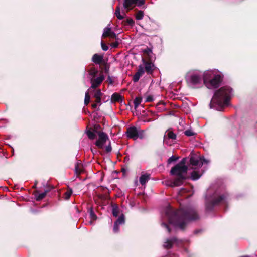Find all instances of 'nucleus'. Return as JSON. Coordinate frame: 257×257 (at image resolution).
<instances>
[{
    "label": "nucleus",
    "mask_w": 257,
    "mask_h": 257,
    "mask_svg": "<svg viewBox=\"0 0 257 257\" xmlns=\"http://www.w3.org/2000/svg\"><path fill=\"white\" fill-rule=\"evenodd\" d=\"M187 159V158H183L179 163L172 167L170 174L174 178L170 181V187L181 186L187 178V173L188 167L186 165Z\"/></svg>",
    "instance_id": "2"
},
{
    "label": "nucleus",
    "mask_w": 257,
    "mask_h": 257,
    "mask_svg": "<svg viewBox=\"0 0 257 257\" xmlns=\"http://www.w3.org/2000/svg\"><path fill=\"white\" fill-rule=\"evenodd\" d=\"M143 52L144 54H146L147 55H149L150 53L152 52V50L150 48H146V49L143 50Z\"/></svg>",
    "instance_id": "40"
},
{
    "label": "nucleus",
    "mask_w": 257,
    "mask_h": 257,
    "mask_svg": "<svg viewBox=\"0 0 257 257\" xmlns=\"http://www.w3.org/2000/svg\"><path fill=\"white\" fill-rule=\"evenodd\" d=\"M137 0H124L123 3V6L125 9H127V12L133 9L134 4H136Z\"/></svg>",
    "instance_id": "18"
},
{
    "label": "nucleus",
    "mask_w": 257,
    "mask_h": 257,
    "mask_svg": "<svg viewBox=\"0 0 257 257\" xmlns=\"http://www.w3.org/2000/svg\"><path fill=\"white\" fill-rule=\"evenodd\" d=\"M232 89L228 86H223L216 90L211 99L210 106L213 108L214 105H217L221 108L229 104Z\"/></svg>",
    "instance_id": "3"
},
{
    "label": "nucleus",
    "mask_w": 257,
    "mask_h": 257,
    "mask_svg": "<svg viewBox=\"0 0 257 257\" xmlns=\"http://www.w3.org/2000/svg\"><path fill=\"white\" fill-rule=\"evenodd\" d=\"M145 4V0H137L136 5L138 7H140Z\"/></svg>",
    "instance_id": "44"
},
{
    "label": "nucleus",
    "mask_w": 257,
    "mask_h": 257,
    "mask_svg": "<svg viewBox=\"0 0 257 257\" xmlns=\"http://www.w3.org/2000/svg\"><path fill=\"white\" fill-rule=\"evenodd\" d=\"M150 178V175L147 173L142 175L139 179L140 183L142 185H145Z\"/></svg>",
    "instance_id": "20"
},
{
    "label": "nucleus",
    "mask_w": 257,
    "mask_h": 257,
    "mask_svg": "<svg viewBox=\"0 0 257 257\" xmlns=\"http://www.w3.org/2000/svg\"><path fill=\"white\" fill-rule=\"evenodd\" d=\"M202 79V76L196 74H192L190 77V82L192 85L200 84Z\"/></svg>",
    "instance_id": "13"
},
{
    "label": "nucleus",
    "mask_w": 257,
    "mask_h": 257,
    "mask_svg": "<svg viewBox=\"0 0 257 257\" xmlns=\"http://www.w3.org/2000/svg\"><path fill=\"white\" fill-rule=\"evenodd\" d=\"M124 13V16H122L120 14V9L119 6H117L115 10V14L117 18L119 20H122L124 18L125 16H126V14L125 13Z\"/></svg>",
    "instance_id": "23"
},
{
    "label": "nucleus",
    "mask_w": 257,
    "mask_h": 257,
    "mask_svg": "<svg viewBox=\"0 0 257 257\" xmlns=\"http://www.w3.org/2000/svg\"><path fill=\"white\" fill-rule=\"evenodd\" d=\"M105 60L103 59V55H99L98 54H94L92 58V61L96 64L101 65Z\"/></svg>",
    "instance_id": "16"
},
{
    "label": "nucleus",
    "mask_w": 257,
    "mask_h": 257,
    "mask_svg": "<svg viewBox=\"0 0 257 257\" xmlns=\"http://www.w3.org/2000/svg\"><path fill=\"white\" fill-rule=\"evenodd\" d=\"M187 192V190H186V189H184V188H181L179 192V194L180 195H182V194L185 193Z\"/></svg>",
    "instance_id": "50"
},
{
    "label": "nucleus",
    "mask_w": 257,
    "mask_h": 257,
    "mask_svg": "<svg viewBox=\"0 0 257 257\" xmlns=\"http://www.w3.org/2000/svg\"><path fill=\"white\" fill-rule=\"evenodd\" d=\"M104 79L105 77L103 75V72L101 71L98 77L91 79V86L89 89L91 88L95 89L98 87L104 81Z\"/></svg>",
    "instance_id": "9"
},
{
    "label": "nucleus",
    "mask_w": 257,
    "mask_h": 257,
    "mask_svg": "<svg viewBox=\"0 0 257 257\" xmlns=\"http://www.w3.org/2000/svg\"><path fill=\"white\" fill-rule=\"evenodd\" d=\"M166 132L167 133L166 136L168 139L172 140H175L176 139V135L172 131L168 130Z\"/></svg>",
    "instance_id": "29"
},
{
    "label": "nucleus",
    "mask_w": 257,
    "mask_h": 257,
    "mask_svg": "<svg viewBox=\"0 0 257 257\" xmlns=\"http://www.w3.org/2000/svg\"><path fill=\"white\" fill-rule=\"evenodd\" d=\"M99 138L95 144L100 149H103L106 141L109 140L108 135L104 132H97Z\"/></svg>",
    "instance_id": "7"
},
{
    "label": "nucleus",
    "mask_w": 257,
    "mask_h": 257,
    "mask_svg": "<svg viewBox=\"0 0 257 257\" xmlns=\"http://www.w3.org/2000/svg\"><path fill=\"white\" fill-rule=\"evenodd\" d=\"M124 216L123 214H122L114 223H116V224L120 225L124 223Z\"/></svg>",
    "instance_id": "35"
},
{
    "label": "nucleus",
    "mask_w": 257,
    "mask_h": 257,
    "mask_svg": "<svg viewBox=\"0 0 257 257\" xmlns=\"http://www.w3.org/2000/svg\"><path fill=\"white\" fill-rule=\"evenodd\" d=\"M201 161L203 162V163H208L209 162V161L206 159H205L203 156H201Z\"/></svg>",
    "instance_id": "51"
},
{
    "label": "nucleus",
    "mask_w": 257,
    "mask_h": 257,
    "mask_svg": "<svg viewBox=\"0 0 257 257\" xmlns=\"http://www.w3.org/2000/svg\"><path fill=\"white\" fill-rule=\"evenodd\" d=\"M169 223L181 230H184L188 222L200 219L197 211L193 207L185 206L174 210L170 208L166 211Z\"/></svg>",
    "instance_id": "1"
},
{
    "label": "nucleus",
    "mask_w": 257,
    "mask_h": 257,
    "mask_svg": "<svg viewBox=\"0 0 257 257\" xmlns=\"http://www.w3.org/2000/svg\"><path fill=\"white\" fill-rule=\"evenodd\" d=\"M187 158L188 159L186 163H188L189 166H192V168H193L194 166L200 167L203 164V162L201 160V156L197 155L191 154L189 157Z\"/></svg>",
    "instance_id": "6"
},
{
    "label": "nucleus",
    "mask_w": 257,
    "mask_h": 257,
    "mask_svg": "<svg viewBox=\"0 0 257 257\" xmlns=\"http://www.w3.org/2000/svg\"><path fill=\"white\" fill-rule=\"evenodd\" d=\"M72 193V189L70 188H68L66 192L64 194V199L65 200H68L70 198Z\"/></svg>",
    "instance_id": "27"
},
{
    "label": "nucleus",
    "mask_w": 257,
    "mask_h": 257,
    "mask_svg": "<svg viewBox=\"0 0 257 257\" xmlns=\"http://www.w3.org/2000/svg\"><path fill=\"white\" fill-rule=\"evenodd\" d=\"M119 225L118 224H116V223H114V226H113V232L114 233H116L118 232L119 228Z\"/></svg>",
    "instance_id": "42"
},
{
    "label": "nucleus",
    "mask_w": 257,
    "mask_h": 257,
    "mask_svg": "<svg viewBox=\"0 0 257 257\" xmlns=\"http://www.w3.org/2000/svg\"><path fill=\"white\" fill-rule=\"evenodd\" d=\"M161 225L163 227H164L167 229L168 233L171 232V229L167 224H166L165 223H162Z\"/></svg>",
    "instance_id": "41"
},
{
    "label": "nucleus",
    "mask_w": 257,
    "mask_h": 257,
    "mask_svg": "<svg viewBox=\"0 0 257 257\" xmlns=\"http://www.w3.org/2000/svg\"><path fill=\"white\" fill-rule=\"evenodd\" d=\"M124 100V97L117 93H114L111 96V101L112 103L121 102Z\"/></svg>",
    "instance_id": "17"
},
{
    "label": "nucleus",
    "mask_w": 257,
    "mask_h": 257,
    "mask_svg": "<svg viewBox=\"0 0 257 257\" xmlns=\"http://www.w3.org/2000/svg\"><path fill=\"white\" fill-rule=\"evenodd\" d=\"M119 214V209L117 204L112 205V214L115 217H117Z\"/></svg>",
    "instance_id": "25"
},
{
    "label": "nucleus",
    "mask_w": 257,
    "mask_h": 257,
    "mask_svg": "<svg viewBox=\"0 0 257 257\" xmlns=\"http://www.w3.org/2000/svg\"><path fill=\"white\" fill-rule=\"evenodd\" d=\"M200 231H201V230H197L194 231V233L195 234H197V233H198V232H199Z\"/></svg>",
    "instance_id": "54"
},
{
    "label": "nucleus",
    "mask_w": 257,
    "mask_h": 257,
    "mask_svg": "<svg viewBox=\"0 0 257 257\" xmlns=\"http://www.w3.org/2000/svg\"><path fill=\"white\" fill-rule=\"evenodd\" d=\"M124 25L133 26L134 24V21L132 18H127L126 20L123 21Z\"/></svg>",
    "instance_id": "36"
},
{
    "label": "nucleus",
    "mask_w": 257,
    "mask_h": 257,
    "mask_svg": "<svg viewBox=\"0 0 257 257\" xmlns=\"http://www.w3.org/2000/svg\"><path fill=\"white\" fill-rule=\"evenodd\" d=\"M88 212L90 214V218L91 220L94 221L97 219V217L92 207H90V209H89Z\"/></svg>",
    "instance_id": "30"
},
{
    "label": "nucleus",
    "mask_w": 257,
    "mask_h": 257,
    "mask_svg": "<svg viewBox=\"0 0 257 257\" xmlns=\"http://www.w3.org/2000/svg\"><path fill=\"white\" fill-rule=\"evenodd\" d=\"M124 160H128V158L127 157H125L124 158Z\"/></svg>",
    "instance_id": "56"
},
{
    "label": "nucleus",
    "mask_w": 257,
    "mask_h": 257,
    "mask_svg": "<svg viewBox=\"0 0 257 257\" xmlns=\"http://www.w3.org/2000/svg\"><path fill=\"white\" fill-rule=\"evenodd\" d=\"M101 45L103 50L105 51L108 50V47L104 43L103 41H101Z\"/></svg>",
    "instance_id": "43"
},
{
    "label": "nucleus",
    "mask_w": 257,
    "mask_h": 257,
    "mask_svg": "<svg viewBox=\"0 0 257 257\" xmlns=\"http://www.w3.org/2000/svg\"><path fill=\"white\" fill-rule=\"evenodd\" d=\"M100 128L101 126L99 124H95L94 125L93 131L97 133V132H99L98 130Z\"/></svg>",
    "instance_id": "48"
},
{
    "label": "nucleus",
    "mask_w": 257,
    "mask_h": 257,
    "mask_svg": "<svg viewBox=\"0 0 257 257\" xmlns=\"http://www.w3.org/2000/svg\"><path fill=\"white\" fill-rule=\"evenodd\" d=\"M138 138L140 139H142L144 138L145 135H144V131L142 130H138Z\"/></svg>",
    "instance_id": "39"
},
{
    "label": "nucleus",
    "mask_w": 257,
    "mask_h": 257,
    "mask_svg": "<svg viewBox=\"0 0 257 257\" xmlns=\"http://www.w3.org/2000/svg\"><path fill=\"white\" fill-rule=\"evenodd\" d=\"M86 134L89 139L91 140H94L96 138V133L94 131H92L91 128L88 130L87 131Z\"/></svg>",
    "instance_id": "24"
},
{
    "label": "nucleus",
    "mask_w": 257,
    "mask_h": 257,
    "mask_svg": "<svg viewBox=\"0 0 257 257\" xmlns=\"http://www.w3.org/2000/svg\"><path fill=\"white\" fill-rule=\"evenodd\" d=\"M144 67L142 65H140L138 67V69L137 72L134 74L133 78V80L134 82H137L139 81L141 76L144 73Z\"/></svg>",
    "instance_id": "15"
},
{
    "label": "nucleus",
    "mask_w": 257,
    "mask_h": 257,
    "mask_svg": "<svg viewBox=\"0 0 257 257\" xmlns=\"http://www.w3.org/2000/svg\"><path fill=\"white\" fill-rule=\"evenodd\" d=\"M102 70L106 73H108L110 68V65L109 64L107 63L106 61H105L102 64H101L100 66Z\"/></svg>",
    "instance_id": "22"
},
{
    "label": "nucleus",
    "mask_w": 257,
    "mask_h": 257,
    "mask_svg": "<svg viewBox=\"0 0 257 257\" xmlns=\"http://www.w3.org/2000/svg\"><path fill=\"white\" fill-rule=\"evenodd\" d=\"M161 104H162V105H164V103L162 101H159V102L157 103V104H156V107H158Z\"/></svg>",
    "instance_id": "53"
},
{
    "label": "nucleus",
    "mask_w": 257,
    "mask_h": 257,
    "mask_svg": "<svg viewBox=\"0 0 257 257\" xmlns=\"http://www.w3.org/2000/svg\"><path fill=\"white\" fill-rule=\"evenodd\" d=\"M114 39H115V41L114 42H112L110 44V46L112 47V48H117L118 47L119 43H120V42L121 41V40L118 38V37H116V38H114Z\"/></svg>",
    "instance_id": "33"
},
{
    "label": "nucleus",
    "mask_w": 257,
    "mask_h": 257,
    "mask_svg": "<svg viewBox=\"0 0 257 257\" xmlns=\"http://www.w3.org/2000/svg\"><path fill=\"white\" fill-rule=\"evenodd\" d=\"M121 171L123 173H125L126 171V170L125 168H122Z\"/></svg>",
    "instance_id": "55"
},
{
    "label": "nucleus",
    "mask_w": 257,
    "mask_h": 257,
    "mask_svg": "<svg viewBox=\"0 0 257 257\" xmlns=\"http://www.w3.org/2000/svg\"><path fill=\"white\" fill-rule=\"evenodd\" d=\"M107 81H108L109 83L110 84H112L113 83V82H114L113 81V79L110 76H108Z\"/></svg>",
    "instance_id": "49"
},
{
    "label": "nucleus",
    "mask_w": 257,
    "mask_h": 257,
    "mask_svg": "<svg viewBox=\"0 0 257 257\" xmlns=\"http://www.w3.org/2000/svg\"><path fill=\"white\" fill-rule=\"evenodd\" d=\"M228 195L227 193L217 194L214 193L213 195L207 197L205 201V208L208 211H211L216 206L219 205L221 203L226 204Z\"/></svg>",
    "instance_id": "5"
},
{
    "label": "nucleus",
    "mask_w": 257,
    "mask_h": 257,
    "mask_svg": "<svg viewBox=\"0 0 257 257\" xmlns=\"http://www.w3.org/2000/svg\"><path fill=\"white\" fill-rule=\"evenodd\" d=\"M142 100V98L141 96H138L135 98L134 100V104L135 108L136 109L140 104L141 103Z\"/></svg>",
    "instance_id": "28"
},
{
    "label": "nucleus",
    "mask_w": 257,
    "mask_h": 257,
    "mask_svg": "<svg viewBox=\"0 0 257 257\" xmlns=\"http://www.w3.org/2000/svg\"><path fill=\"white\" fill-rule=\"evenodd\" d=\"M38 183V181L37 180H36L35 181V184H34V186L32 187V188L33 189L36 188H37V185Z\"/></svg>",
    "instance_id": "52"
},
{
    "label": "nucleus",
    "mask_w": 257,
    "mask_h": 257,
    "mask_svg": "<svg viewBox=\"0 0 257 257\" xmlns=\"http://www.w3.org/2000/svg\"><path fill=\"white\" fill-rule=\"evenodd\" d=\"M153 100V97L151 95H149L147 97L145 100V102H152Z\"/></svg>",
    "instance_id": "47"
},
{
    "label": "nucleus",
    "mask_w": 257,
    "mask_h": 257,
    "mask_svg": "<svg viewBox=\"0 0 257 257\" xmlns=\"http://www.w3.org/2000/svg\"><path fill=\"white\" fill-rule=\"evenodd\" d=\"M39 191L38 190H36L35 191V193L37 194L39 193ZM48 193H49V190H45V191L42 193L38 194V195L35 194L36 200L38 201H40L42 200L43 199H44L46 197V196Z\"/></svg>",
    "instance_id": "19"
},
{
    "label": "nucleus",
    "mask_w": 257,
    "mask_h": 257,
    "mask_svg": "<svg viewBox=\"0 0 257 257\" xmlns=\"http://www.w3.org/2000/svg\"><path fill=\"white\" fill-rule=\"evenodd\" d=\"M88 72L89 75H90L92 77V78H95L96 77V76L97 75L98 71L95 67H93L91 68L88 71Z\"/></svg>",
    "instance_id": "21"
},
{
    "label": "nucleus",
    "mask_w": 257,
    "mask_h": 257,
    "mask_svg": "<svg viewBox=\"0 0 257 257\" xmlns=\"http://www.w3.org/2000/svg\"><path fill=\"white\" fill-rule=\"evenodd\" d=\"M93 92V97L95 98V100L94 103L92 104L91 106L93 109H96L98 106H100L101 104L102 96L103 93L101 92V90L99 89L94 90Z\"/></svg>",
    "instance_id": "8"
},
{
    "label": "nucleus",
    "mask_w": 257,
    "mask_h": 257,
    "mask_svg": "<svg viewBox=\"0 0 257 257\" xmlns=\"http://www.w3.org/2000/svg\"><path fill=\"white\" fill-rule=\"evenodd\" d=\"M44 186L46 188L45 190H49V192L53 189H54V187L53 186L47 184L46 185H44Z\"/></svg>",
    "instance_id": "46"
},
{
    "label": "nucleus",
    "mask_w": 257,
    "mask_h": 257,
    "mask_svg": "<svg viewBox=\"0 0 257 257\" xmlns=\"http://www.w3.org/2000/svg\"><path fill=\"white\" fill-rule=\"evenodd\" d=\"M201 176V175L199 174L198 171H193L191 174V179L195 181L198 180Z\"/></svg>",
    "instance_id": "26"
},
{
    "label": "nucleus",
    "mask_w": 257,
    "mask_h": 257,
    "mask_svg": "<svg viewBox=\"0 0 257 257\" xmlns=\"http://www.w3.org/2000/svg\"><path fill=\"white\" fill-rule=\"evenodd\" d=\"M105 151L107 153L110 152L112 151V147L110 142H109L108 145L106 147Z\"/></svg>",
    "instance_id": "45"
},
{
    "label": "nucleus",
    "mask_w": 257,
    "mask_h": 257,
    "mask_svg": "<svg viewBox=\"0 0 257 257\" xmlns=\"http://www.w3.org/2000/svg\"><path fill=\"white\" fill-rule=\"evenodd\" d=\"M178 159V157H176L175 156H172L168 159L167 163H168V164H171L172 162H175Z\"/></svg>",
    "instance_id": "38"
},
{
    "label": "nucleus",
    "mask_w": 257,
    "mask_h": 257,
    "mask_svg": "<svg viewBox=\"0 0 257 257\" xmlns=\"http://www.w3.org/2000/svg\"><path fill=\"white\" fill-rule=\"evenodd\" d=\"M90 89H88V90L85 92L84 104L86 105H87L90 102L91 98H90V95L89 92L88 91Z\"/></svg>",
    "instance_id": "31"
},
{
    "label": "nucleus",
    "mask_w": 257,
    "mask_h": 257,
    "mask_svg": "<svg viewBox=\"0 0 257 257\" xmlns=\"http://www.w3.org/2000/svg\"><path fill=\"white\" fill-rule=\"evenodd\" d=\"M144 17V12L142 11L139 10L137 11V13L135 15V18L136 20H142Z\"/></svg>",
    "instance_id": "34"
},
{
    "label": "nucleus",
    "mask_w": 257,
    "mask_h": 257,
    "mask_svg": "<svg viewBox=\"0 0 257 257\" xmlns=\"http://www.w3.org/2000/svg\"><path fill=\"white\" fill-rule=\"evenodd\" d=\"M117 36V35L111 30V28L107 27L104 29L103 33L102 36V38H105L106 37H109L111 39H113Z\"/></svg>",
    "instance_id": "12"
},
{
    "label": "nucleus",
    "mask_w": 257,
    "mask_h": 257,
    "mask_svg": "<svg viewBox=\"0 0 257 257\" xmlns=\"http://www.w3.org/2000/svg\"><path fill=\"white\" fill-rule=\"evenodd\" d=\"M75 173L77 175H80L83 172L81 165L78 163L75 164Z\"/></svg>",
    "instance_id": "32"
},
{
    "label": "nucleus",
    "mask_w": 257,
    "mask_h": 257,
    "mask_svg": "<svg viewBox=\"0 0 257 257\" xmlns=\"http://www.w3.org/2000/svg\"><path fill=\"white\" fill-rule=\"evenodd\" d=\"M182 243L181 240H179L177 238L173 237L170 239H167L163 244V247L166 249H169L172 248L174 243L177 245Z\"/></svg>",
    "instance_id": "10"
},
{
    "label": "nucleus",
    "mask_w": 257,
    "mask_h": 257,
    "mask_svg": "<svg viewBox=\"0 0 257 257\" xmlns=\"http://www.w3.org/2000/svg\"><path fill=\"white\" fill-rule=\"evenodd\" d=\"M138 131L137 128L134 126L129 127L126 132V136L130 139L136 140L138 138Z\"/></svg>",
    "instance_id": "11"
},
{
    "label": "nucleus",
    "mask_w": 257,
    "mask_h": 257,
    "mask_svg": "<svg viewBox=\"0 0 257 257\" xmlns=\"http://www.w3.org/2000/svg\"><path fill=\"white\" fill-rule=\"evenodd\" d=\"M143 63L145 66V70L148 74H151L152 73L154 69V64L150 61L145 60L144 58H142Z\"/></svg>",
    "instance_id": "14"
},
{
    "label": "nucleus",
    "mask_w": 257,
    "mask_h": 257,
    "mask_svg": "<svg viewBox=\"0 0 257 257\" xmlns=\"http://www.w3.org/2000/svg\"><path fill=\"white\" fill-rule=\"evenodd\" d=\"M184 134L188 137L192 136L195 135V133L191 130H187L184 132Z\"/></svg>",
    "instance_id": "37"
},
{
    "label": "nucleus",
    "mask_w": 257,
    "mask_h": 257,
    "mask_svg": "<svg viewBox=\"0 0 257 257\" xmlns=\"http://www.w3.org/2000/svg\"><path fill=\"white\" fill-rule=\"evenodd\" d=\"M223 77V74H217L214 71H206L203 75V83L207 87L217 88L220 85Z\"/></svg>",
    "instance_id": "4"
}]
</instances>
